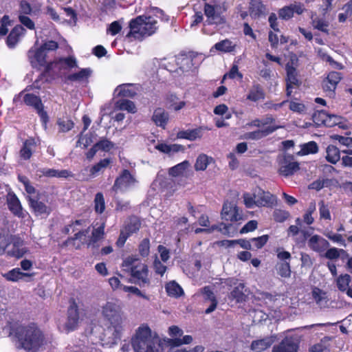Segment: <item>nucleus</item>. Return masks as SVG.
<instances>
[{
  "label": "nucleus",
  "mask_w": 352,
  "mask_h": 352,
  "mask_svg": "<svg viewBox=\"0 0 352 352\" xmlns=\"http://www.w3.org/2000/svg\"><path fill=\"white\" fill-rule=\"evenodd\" d=\"M76 67H78L77 60L74 56L60 57L50 60L46 68L38 76L34 83L43 80L45 82H52L57 77L61 76L63 71H69Z\"/></svg>",
  "instance_id": "3"
},
{
  "label": "nucleus",
  "mask_w": 352,
  "mask_h": 352,
  "mask_svg": "<svg viewBox=\"0 0 352 352\" xmlns=\"http://www.w3.org/2000/svg\"><path fill=\"white\" fill-rule=\"evenodd\" d=\"M102 315L114 328L115 337L120 338L122 331V318L120 307L113 302H107L102 307Z\"/></svg>",
  "instance_id": "7"
},
{
  "label": "nucleus",
  "mask_w": 352,
  "mask_h": 352,
  "mask_svg": "<svg viewBox=\"0 0 352 352\" xmlns=\"http://www.w3.org/2000/svg\"><path fill=\"white\" fill-rule=\"evenodd\" d=\"M331 338L328 336L324 337L320 340V342L312 345L309 348V352H323L327 349L326 342L329 341Z\"/></svg>",
  "instance_id": "57"
},
{
  "label": "nucleus",
  "mask_w": 352,
  "mask_h": 352,
  "mask_svg": "<svg viewBox=\"0 0 352 352\" xmlns=\"http://www.w3.org/2000/svg\"><path fill=\"white\" fill-rule=\"evenodd\" d=\"M327 155L326 160L331 164H336L338 161L340 160L341 151L333 144H330L327 147L326 149Z\"/></svg>",
  "instance_id": "36"
},
{
  "label": "nucleus",
  "mask_w": 352,
  "mask_h": 352,
  "mask_svg": "<svg viewBox=\"0 0 352 352\" xmlns=\"http://www.w3.org/2000/svg\"><path fill=\"white\" fill-rule=\"evenodd\" d=\"M311 25L314 29H316L327 34H329V23L323 19L319 17L312 18Z\"/></svg>",
  "instance_id": "45"
},
{
  "label": "nucleus",
  "mask_w": 352,
  "mask_h": 352,
  "mask_svg": "<svg viewBox=\"0 0 352 352\" xmlns=\"http://www.w3.org/2000/svg\"><path fill=\"white\" fill-rule=\"evenodd\" d=\"M221 218L226 221L236 222L243 219L242 212L238 206L231 202H225L221 210Z\"/></svg>",
  "instance_id": "15"
},
{
  "label": "nucleus",
  "mask_w": 352,
  "mask_h": 352,
  "mask_svg": "<svg viewBox=\"0 0 352 352\" xmlns=\"http://www.w3.org/2000/svg\"><path fill=\"white\" fill-rule=\"evenodd\" d=\"M188 161L185 160L171 167L168 170V174L173 177H177L183 174L184 172L188 168Z\"/></svg>",
  "instance_id": "44"
},
{
  "label": "nucleus",
  "mask_w": 352,
  "mask_h": 352,
  "mask_svg": "<svg viewBox=\"0 0 352 352\" xmlns=\"http://www.w3.org/2000/svg\"><path fill=\"white\" fill-rule=\"evenodd\" d=\"M341 255L348 256L346 252L343 249H338L336 248H331L325 252V258L333 260L338 258Z\"/></svg>",
  "instance_id": "52"
},
{
  "label": "nucleus",
  "mask_w": 352,
  "mask_h": 352,
  "mask_svg": "<svg viewBox=\"0 0 352 352\" xmlns=\"http://www.w3.org/2000/svg\"><path fill=\"white\" fill-rule=\"evenodd\" d=\"M167 295L170 297L178 298L184 294L182 287L175 281L172 280L165 285Z\"/></svg>",
  "instance_id": "31"
},
{
  "label": "nucleus",
  "mask_w": 352,
  "mask_h": 352,
  "mask_svg": "<svg viewBox=\"0 0 352 352\" xmlns=\"http://www.w3.org/2000/svg\"><path fill=\"white\" fill-rule=\"evenodd\" d=\"M122 267L124 271L130 273L135 283L140 287L150 285L148 267L145 263L138 261L137 258L129 256L123 261Z\"/></svg>",
  "instance_id": "4"
},
{
  "label": "nucleus",
  "mask_w": 352,
  "mask_h": 352,
  "mask_svg": "<svg viewBox=\"0 0 352 352\" xmlns=\"http://www.w3.org/2000/svg\"><path fill=\"white\" fill-rule=\"evenodd\" d=\"M293 159L292 155L285 156L284 158V164L279 168L280 175L285 177L293 175L295 172L300 169L299 164L297 162H289V160Z\"/></svg>",
  "instance_id": "24"
},
{
  "label": "nucleus",
  "mask_w": 352,
  "mask_h": 352,
  "mask_svg": "<svg viewBox=\"0 0 352 352\" xmlns=\"http://www.w3.org/2000/svg\"><path fill=\"white\" fill-rule=\"evenodd\" d=\"M289 212L284 210L276 209L273 212V218L276 222L283 223L289 217Z\"/></svg>",
  "instance_id": "58"
},
{
  "label": "nucleus",
  "mask_w": 352,
  "mask_h": 352,
  "mask_svg": "<svg viewBox=\"0 0 352 352\" xmlns=\"http://www.w3.org/2000/svg\"><path fill=\"white\" fill-rule=\"evenodd\" d=\"M69 306L67 311V320L63 329L65 333H69L76 330L78 326L80 314L78 304L74 298L69 300Z\"/></svg>",
  "instance_id": "9"
},
{
  "label": "nucleus",
  "mask_w": 352,
  "mask_h": 352,
  "mask_svg": "<svg viewBox=\"0 0 352 352\" xmlns=\"http://www.w3.org/2000/svg\"><path fill=\"white\" fill-rule=\"evenodd\" d=\"M8 281L17 282L20 279H23L24 277H30L32 276V274L22 272L18 267L14 268L8 272L2 274Z\"/></svg>",
  "instance_id": "33"
},
{
  "label": "nucleus",
  "mask_w": 352,
  "mask_h": 352,
  "mask_svg": "<svg viewBox=\"0 0 352 352\" xmlns=\"http://www.w3.org/2000/svg\"><path fill=\"white\" fill-rule=\"evenodd\" d=\"M223 244L228 246H233L235 244H239L242 248L245 250H252L251 239L250 240L246 239H238V240H225L223 241Z\"/></svg>",
  "instance_id": "47"
},
{
  "label": "nucleus",
  "mask_w": 352,
  "mask_h": 352,
  "mask_svg": "<svg viewBox=\"0 0 352 352\" xmlns=\"http://www.w3.org/2000/svg\"><path fill=\"white\" fill-rule=\"evenodd\" d=\"M151 243L148 238L143 239L138 245V253L142 258L147 257L150 254Z\"/></svg>",
  "instance_id": "46"
},
{
  "label": "nucleus",
  "mask_w": 352,
  "mask_h": 352,
  "mask_svg": "<svg viewBox=\"0 0 352 352\" xmlns=\"http://www.w3.org/2000/svg\"><path fill=\"white\" fill-rule=\"evenodd\" d=\"M27 200L32 212L35 216L47 217L51 214L52 211V208L40 201L39 194L36 197L28 196Z\"/></svg>",
  "instance_id": "14"
},
{
  "label": "nucleus",
  "mask_w": 352,
  "mask_h": 352,
  "mask_svg": "<svg viewBox=\"0 0 352 352\" xmlns=\"http://www.w3.org/2000/svg\"><path fill=\"white\" fill-rule=\"evenodd\" d=\"M91 69L89 67L82 68L78 72L72 73L65 76L64 82L66 83L73 82L88 81L91 75Z\"/></svg>",
  "instance_id": "20"
},
{
  "label": "nucleus",
  "mask_w": 352,
  "mask_h": 352,
  "mask_svg": "<svg viewBox=\"0 0 352 352\" xmlns=\"http://www.w3.org/2000/svg\"><path fill=\"white\" fill-rule=\"evenodd\" d=\"M268 239L269 236L267 234H264L258 237L252 238V248L261 249L267 243Z\"/></svg>",
  "instance_id": "55"
},
{
  "label": "nucleus",
  "mask_w": 352,
  "mask_h": 352,
  "mask_svg": "<svg viewBox=\"0 0 352 352\" xmlns=\"http://www.w3.org/2000/svg\"><path fill=\"white\" fill-rule=\"evenodd\" d=\"M342 120L343 118L341 116H338L336 115L329 114L327 120L325 122V126L327 127H333L336 125L339 126L340 128H344L342 125Z\"/></svg>",
  "instance_id": "54"
},
{
  "label": "nucleus",
  "mask_w": 352,
  "mask_h": 352,
  "mask_svg": "<svg viewBox=\"0 0 352 352\" xmlns=\"http://www.w3.org/2000/svg\"><path fill=\"white\" fill-rule=\"evenodd\" d=\"M342 78V74L340 72L332 71L330 72L327 77L322 82V88L327 96L333 98L336 95V89L338 84Z\"/></svg>",
  "instance_id": "12"
},
{
  "label": "nucleus",
  "mask_w": 352,
  "mask_h": 352,
  "mask_svg": "<svg viewBox=\"0 0 352 352\" xmlns=\"http://www.w3.org/2000/svg\"><path fill=\"white\" fill-rule=\"evenodd\" d=\"M329 113H327L325 111L321 110L318 111L317 112H315L313 114L312 119L314 122L318 125H324L325 126V122L326 120H327L329 117Z\"/></svg>",
  "instance_id": "53"
},
{
  "label": "nucleus",
  "mask_w": 352,
  "mask_h": 352,
  "mask_svg": "<svg viewBox=\"0 0 352 352\" xmlns=\"http://www.w3.org/2000/svg\"><path fill=\"white\" fill-rule=\"evenodd\" d=\"M47 53L40 47H32L28 52V57L31 66L36 70L45 69L49 62Z\"/></svg>",
  "instance_id": "10"
},
{
  "label": "nucleus",
  "mask_w": 352,
  "mask_h": 352,
  "mask_svg": "<svg viewBox=\"0 0 352 352\" xmlns=\"http://www.w3.org/2000/svg\"><path fill=\"white\" fill-rule=\"evenodd\" d=\"M141 228V221L135 216L130 217L129 221L124 226V231L129 236L138 232Z\"/></svg>",
  "instance_id": "32"
},
{
  "label": "nucleus",
  "mask_w": 352,
  "mask_h": 352,
  "mask_svg": "<svg viewBox=\"0 0 352 352\" xmlns=\"http://www.w3.org/2000/svg\"><path fill=\"white\" fill-rule=\"evenodd\" d=\"M151 14L141 15L133 19L129 22V32L126 38L132 41L131 38L142 41L144 37L150 36L158 28L157 18L162 21H168V16L164 11L157 7L152 8L149 12Z\"/></svg>",
  "instance_id": "1"
},
{
  "label": "nucleus",
  "mask_w": 352,
  "mask_h": 352,
  "mask_svg": "<svg viewBox=\"0 0 352 352\" xmlns=\"http://www.w3.org/2000/svg\"><path fill=\"white\" fill-rule=\"evenodd\" d=\"M135 352H159L157 340L151 336L149 327H139L135 337L132 340Z\"/></svg>",
  "instance_id": "5"
},
{
  "label": "nucleus",
  "mask_w": 352,
  "mask_h": 352,
  "mask_svg": "<svg viewBox=\"0 0 352 352\" xmlns=\"http://www.w3.org/2000/svg\"><path fill=\"white\" fill-rule=\"evenodd\" d=\"M325 236L331 241H332L334 243H338L341 245H343L344 246L346 245L345 240L343 239L342 234L334 233L333 232H329L325 234Z\"/></svg>",
  "instance_id": "63"
},
{
  "label": "nucleus",
  "mask_w": 352,
  "mask_h": 352,
  "mask_svg": "<svg viewBox=\"0 0 352 352\" xmlns=\"http://www.w3.org/2000/svg\"><path fill=\"white\" fill-rule=\"evenodd\" d=\"M116 107L122 111H127L129 113L136 112V107L134 102L127 99H119L116 102Z\"/></svg>",
  "instance_id": "38"
},
{
  "label": "nucleus",
  "mask_w": 352,
  "mask_h": 352,
  "mask_svg": "<svg viewBox=\"0 0 352 352\" xmlns=\"http://www.w3.org/2000/svg\"><path fill=\"white\" fill-rule=\"evenodd\" d=\"M256 192L258 207L272 208L276 206L277 198L274 195L272 194L269 191H265L261 188H257V189H256Z\"/></svg>",
  "instance_id": "16"
},
{
  "label": "nucleus",
  "mask_w": 352,
  "mask_h": 352,
  "mask_svg": "<svg viewBox=\"0 0 352 352\" xmlns=\"http://www.w3.org/2000/svg\"><path fill=\"white\" fill-rule=\"evenodd\" d=\"M113 160L111 157L100 160L98 163L90 168L89 174L92 177H95L100 173H103L107 168H111Z\"/></svg>",
  "instance_id": "29"
},
{
  "label": "nucleus",
  "mask_w": 352,
  "mask_h": 352,
  "mask_svg": "<svg viewBox=\"0 0 352 352\" xmlns=\"http://www.w3.org/2000/svg\"><path fill=\"white\" fill-rule=\"evenodd\" d=\"M95 146L101 151L108 152L114 147V144L107 139H102L95 144Z\"/></svg>",
  "instance_id": "60"
},
{
  "label": "nucleus",
  "mask_w": 352,
  "mask_h": 352,
  "mask_svg": "<svg viewBox=\"0 0 352 352\" xmlns=\"http://www.w3.org/2000/svg\"><path fill=\"white\" fill-rule=\"evenodd\" d=\"M277 272L283 278H289L291 276V266L289 262H280L277 264Z\"/></svg>",
  "instance_id": "48"
},
{
  "label": "nucleus",
  "mask_w": 352,
  "mask_h": 352,
  "mask_svg": "<svg viewBox=\"0 0 352 352\" xmlns=\"http://www.w3.org/2000/svg\"><path fill=\"white\" fill-rule=\"evenodd\" d=\"M41 5L38 3L35 5L33 8L30 3L26 0H21L19 2V12L21 15H32V14H36L41 10Z\"/></svg>",
  "instance_id": "34"
},
{
  "label": "nucleus",
  "mask_w": 352,
  "mask_h": 352,
  "mask_svg": "<svg viewBox=\"0 0 352 352\" xmlns=\"http://www.w3.org/2000/svg\"><path fill=\"white\" fill-rule=\"evenodd\" d=\"M94 210L97 214H102L105 210V200L102 192H98L96 194L94 200Z\"/></svg>",
  "instance_id": "42"
},
{
  "label": "nucleus",
  "mask_w": 352,
  "mask_h": 352,
  "mask_svg": "<svg viewBox=\"0 0 352 352\" xmlns=\"http://www.w3.org/2000/svg\"><path fill=\"white\" fill-rule=\"evenodd\" d=\"M203 129V126H199L194 129L179 131L177 133V138L195 141L197 138H201Z\"/></svg>",
  "instance_id": "27"
},
{
  "label": "nucleus",
  "mask_w": 352,
  "mask_h": 352,
  "mask_svg": "<svg viewBox=\"0 0 352 352\" xmlns=\"http://www.w3.org/2000/svg\"><path fill=\"white\" fill-rule=\"evenodd\" d=\"M36 146V142L34 138L30 137L26 139L19 151L20 157L24 160H30Z\"/></svg>",
  "instance_id": "23"
},
{
  "label": "nucleus",
  "mask_w": 352,
  "mask_h": 352,
  "mask_svg": "<svg viewBox=\"0 0 352 352\" xmlns=\"http://www.w3.org/2000/svg\"><path fill=\"white\" fill-rule=\"evenodd\" d=\"M265 98V91L259 83L253 84L246 96L247 100L254 102L263 100Z\"/></svg>",
  "instance_id": "28"
},
{
  "label": "nucleus",
  "mask_w": 352,
  "mask_h": 352,
  "mask_svg": "<svg viewBox=\"0 0 352 352\" xmlns=\"http://www.w3.org/2000/svg\"><path fill=\"white\" fill-rule=\"evenodd\" d=\"M96 226H98V223H96V226L93 227L91 235L88 241L86 243L87 247L98 248L99 247V245L98 244V241L103 239L105 236V221L102 222L98 226L96 227Z\"/></svg>",
  "instance_id": "18"
},
{
  "label": "nucleus",
  "mask_w": 352,
  "mask_h": 352,
  "mask_svg": "<svg viewBox=\"0 0 352 352\" xmlns=\"http://www.w3.org/2000/svg\"><path fill=\"white\" fill-rule=\"evenodd\" d=\"M236 76H238L240 79L243 78V74L239 72V67L238 65L236 64H233L232 67L230 68L228 73H226L223 78V80L221 82H223V80L228 77L230 79H234L236 78Z\"/></svg>",
  "instance_id": "61"
},
{
  "label": "nucleus",
  "mask_w": 352,
  "mask_h": 352,
  "mask_svg": "<svg viewBox=\"0 0 352 352\" xmlns=\"http://www.w3.org/2000/svg\"><path fill=\"white\" fill-rule=\"evenodd\" d=\"M351 280V276L348 274L338 276L337 278V287L338 289L341 292H345L349 288Z\"/></svg>",
  "instance_id": "51"
},
{
  "label": "nucleus",
  "mask_w": 352,
  "mask_h": 352,
  "mask_svg": "<svg viewBox=\"0 0 352 352\" xmlns=\"http://www.w3.org/2000/svg\"><path fill=\"white\" fill-rule=\"evenodd\" d=\"M12 20L10 16L5 14L0 20V38L6 36L8 33V27L12 25Z\"/></svg>",
  "instance_id": "50"
},
{
  "label": "nucleus",
  "mask_w": 352,
  "mask_h": 352,
  "mask_svg": "<svg viewBox=\"0 0 352 352\" xmlns=\"http://www.w3.org/2000/svg\"><path fill=\"white\" fill-rule=\"evenodd\" d=\"M117 89L119 90L118 96L132 98L135 95V92L130 90L127 85H120Z\"/></svg>",
  "instance_id": "62"
},
{
  "label": "nucleus",
  "mask_w": 352,
  "mask_h": 352,
  "mask_svg": "<svg viewBox=\"0 0 352 352\" xmlns=\"http://www.w3.org/2000/svg\"><path fill=\"white\" fill-rule=\"evenodd\" d=\"M318 151V146L314 141H310L301 145V150L298 153L301 155L315 154Z\"/></svg>",
  "instance_id": "43"
},
{
  "label": "nucleus",
  "mask_w": 352,
  "mask_h": 352,
  "mask_svg": "<svg viewBox=\"0 0 352 352\" xmlns=\"http://www.w3.org/2000/svg\"><path fill=\"white\" fill-rule=\"evenodd\" d=\"M243 202L247 208H253L257 206V198L256 191L253 194L244 192L243 195Z\"/></svg>",
  "instance_id": "49"
},
{
  "label": "nucleus",
  "mask_w": 352,
  "mask_h": 352,
  "mask_svg": "<svg viewBox=\"0 0 352 352\" xmlns=\"http://www.w3.org/2000/svg\"><path fill=\"white\" fill-rule=\"evenodd\" d=\"M274 342L273 336L265 337L263 339L252 341L251 349L255 352H262L270 348Z\"/></svg>",
  "instance_id": "30"
},
{
  "label": "nucleus",
  "mask_w": 352,
  "mask_h": 352,
  "mask_svg": "<svg viewBox=\"0 0 352 352\" xmlns=\"http://www.w3.org/2000/svg\"><path fill=\"white\" fill-rule=\"evenodd\" d=\"M319 212L320 216L321 219L330 220L331 219V214L329 210V208L327 205L324 204L323 201H321L319 203Z\"/></svg>",
  "instance_id": "64"
},
{
  "label": "nucleus",
  "mask_w": 352,
  "mask_h": 352,
  "mask_svg": "<svg viewBox=\"0 0 352 352\" xmlns=\"http://www.w3.org/2000/svg\"><path fill=\"white\" fill-rule=\"evenodd\" d=\"M213 161L214 160L212 157H208L207 155L201 153L196 160L195 169L196 170H205L208 165Z\"/></svg>",
  "instance_id": "39"
},
{
  "label": "nucleus",
  "mask_w": 352,
  "mask_h": 352,
  "mask_svg": "<svg viewBox=\"0 0 352 352\" xmlns=\"http://www.w3.org/2000/svg\"><path fill=\"white\" fill-rule=\"evenodd\" d=\"M278 16L283 20L287 21L294 16L293 10L290 6H286L278 11Z\"/></svg>",
  "instance_id": "59"
},
{
  "label": "nucleus",
  "mask_w": 352,
  "mask_h": 352,
  "mask_svg": "<svg viewBox=\"0 0 352 352\" xmlns=\"http://www.w3.org/2000/svg\"><path fill=\"white\" fill-rule=\"evenodd\" d=\"M311 297L318 305H322L323 302H327V293L317 287L312 289Z\"/></svg>",
  "instance_id": "41"
},
{
  "label": "nucleus",
  "mask_w": 352,
  "mask_h": 352,
  "mask_svg": "<svg viewBox=\"0 0 352 352\" xmlns=\"http://www.w3.org/2000/svg\"><path fill=\"white\" fill-rule=\"evenodd\" d=\"M138 182L135 177L128 169H123L119 175L116 178L112 190L117 192L122 189H128Z\"/></svg>",
  "instance_id": "13"
},
{
  "label": "nucleus",
  "mask_w": 352,
  "mask_h": 352,
  "mask_svg": "<svg viewBox=\"0 0 352 352\" xmlns=\"http://www.w3.org/2000/svg\"><path fill=\"white\" fill-rule=\"evenodd\" d=\"M151 120L157 126L165 129L169 120V115L163 108L158 107L154 110Z\"/></svg>",
  "instance_id": "22"
},
{
  "label": "nucleus",
  "mask_w": 352,
  "mask_h": 352,
  "mask_svg": "<svg viewBox=\"0 0 352 352\" xmlns=\"http://www.w3.org/2000/svg\"><path fill=\"white\" fill-rule=\"evenodd\" d=\"M25 32V29L21 25H15L6 38L7 46L10 49L15 47L21 36L24 35Z\"/></svg>",
  "instance_id": "19"
},
{
  "label": "nucleus",
  "mask_w": 352,
  "mask_h": 352,
  "mask_svg": "<svg viewBox=\"0 0 352 352\" xmlns=\"http://www.w3.org/2000/svg\"><path fill=\"white\" fill-rule=\"evenodd\" d=\"M265 10V6L261 0H251L250 3L249 12L250 16L254 18L261 16Z\"/></svg>",
  "instance_id": "35"
},
{
  "label": "nucleus",
  "mask_w": 352,
  "mask_h": 352,
  "mask_svg": "<svg viewBox=\"0 0 352 352\" xmlns=\"http://www.w3.org/2000/svg\"><path fill=\"white\" fill-rule=\"evenodd\" d=\"M236 46V44H234L230 40H229L228 38H226L215 43L214 47L217 51L223 53H230L235 50Z\"/></svg>",
  "instance_id": "37"
},
{
  "label": "nucleus",
  "mask_w": 352,
  "mask_h": 352,
  "mask_svg": "<svg viewBox=\"0 0 352 352\" xmlns=\"http://www.w3.org/2000/svg\"><path fill=\"white\" fill-rule=\"evenodd\" d=\"M308 246L316 252H321L329 248V243L320 236L315 234L309 239Z\"/></svg>",
  "instance_id": "25"
},
{
  "label": "nucleus",
  "mask_w": 352,
  "mask_h": 352,
  "mask_svg": "<svg viewBox=\"0 0 352 352\" xmlns=\"http://www.w3.org/2000/svg\"><path fill=\"white\" fill-rule=\"evenodd\" d=\"M57 124L60 128V131L65 133L70 131L74 125V122L71 119L58 118Z\"/></svg>",
  "instance_id": "56"
},
{
  "label": "nucleus",
  "mask_w": 352,
  "mask_h": 352,
  "mask_svg": "<svg viewBox=\"0 0 352 352\" xmlns=\"http://www.w3.org/2000/svg\"><path fill=\"white\" fill-rule=\"evenodd\" d=\"M10 329L17 338L21 347L28 352H37L44 344V333L35 322L26 325L16 322L10 326Z\"/></svg>",
  "instance_id": "2"
},
{
  "label": "nucleus",
  "mask_w": 352,
  "mask_h": 352,
  "mask_svg": "<svg viewBox=\"0 0 352 352\" xmlns=\"http://www.w3.org/2000/svg\"><path fill=\"white\" fill-rule=\"evenodd\" d=\"M7 204L8 209L14 216L18 217H24L21 201L14 193L8 194Z\"/></svg>",
  "instance_id": "21"
},
{
  "label": "nucleus",
  "mask_w": 352,
  "mask_h": 352,
  "mask_svg": "<svg viewBox=\"0 0 352 352\" xmlns=\"http://www.w3.org/2000/svg\"><path fill=\"white\" fill-rule=\"evenodd\" d=\"M226 11L224 8L220 5H212L208 3H205L204 6V14L206 20L204 22V25H221L226 23V18L223 15V12Z\"/></svg>",
  "instance_id": "8"
},
{
  "label": "nucleus",
  "mask_w": 352,
  "mask_h": 352,
  "mask_svg": "<svg viewBox=\"0 0 352 352\" xmlns=\"http://www.w3.org/2000/svg\"><path fill=\"white\" fill-rule=\"evenodd\" d=\"M244 285L239 283L234 287L230 292V298L235 300L236 302H242L245 300L246 296L243 293Z\"/></svg>",
  "instance_id": "40"
},
{
  "label": "nucleus",
  "mask_w": 352,
  "mask_h": 352,
  "mask_svg": "<svg viewBox=\"0 0 352 352\" xmlns=\"http://www.w3.org/2000/svg\"><path fill=\"white\" fill-rule=\"evenodd\" d=\"M299 344L292 336H286L277 345H274L272 352H298Z\"/></svg>",
  "instance_id": "17"
},
{
  "label": "nucleus",
  "mask_w": 352,
  "mask_h": 352,
  "mask_svg": "<svg viewBox=\"0 0 352 352\" xmlns=\"http://www.w3.org/2000/svg\"><path fill=\"white\" fill-rule=\"evenodd\" d=\"M25 91H21L19 94L16 95L13 98V102L16 106L25 104L33 107L41 118V120L46 124L48 121L49 117L47 113L44 110V106L41 98L34 94H24Z\"/></svg>",
  "instance_id": "6"
},
{
  "label": "nucleus",
  "mask_w": 352,
  "mask_h": 352,
  "mask_svg": "<svg viewBox=\"0 0 352 352\" xmlns=\"http://www.w3.org/2000/svg\"><path fill=\"white\" fill-rule=\"evenodd\" d=\"M286 70V95L290 97L294 89L299 88L301 85V80L299 78L298 72L292 64L287 63L285 66Z\"/></svg>",
  "instance_id": "11"
},
{
  "label": "nucleus",
  "mask_w": 352,
  "mask_h": 352,
  "mask_svg": "<svg viewBox=\"0 0 352 352\" xmlns=\"http://www.w3.org/2000/svg\"><path fill=\"white\" fill-rule=\"evenodd\" d=\"M281 126L278 125H271L262 130H256L254 131L248 132L245 134V138L250 140H260L265 138L270 134H272Z\"/></svg>",
  "instance_id": "26"
}]
</instances>
